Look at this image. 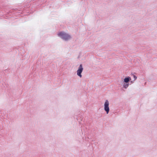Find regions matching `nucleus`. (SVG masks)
<instances>
[{"label":"nucleus","mask_w":157,"mask_h":157,"mask_svg":"<svg viewBox=\"0 0 157 157\" xmlns=\"http://www.w3.org/2000/svg\"><path fill=\"white\" fill-rule=\"evenodd\" d=\"M134 80H136L137 79V77L135 75H133Z\"/></svg>","instance_id":"423d86ee"},{"label":"nucleus","mask_w":157,"mask_h":157,"mask_svg":"<svg viewBox=\"0 0 157 157\" xmlns=\"http://www.w3.org/2000/svg\"><path fill=\"white\" fill-rule=\"evenodd\" d=\"M131 79V78L129 77H126L124 78V82L127 83Z\"/></svg>","instance_id":"20e7f679"},{"label":"nucleus","mask_w":157,"mask_h":157,"mask_svg":"<svg viewBox=\"0 0 157 157\" xmlns=\"http://www.w3.org/2000/svg\"><path fill=\"white\" fill-rule=\"evenodd\" d=\"M109 101L107 100H106L104 104V109L106 112L107 114L109 113Z\"/></svg>","instance_id":"f03ea898"},{"label":"nucleus","mask_w":157,"mask_h":157,"mask_svg":"<svg viewBox=\"0 0 157 157\" xmlns=\"http://www.w3.org/2000/svg\"><path fill=\"white\" fill-rule=\"evenodd\" d=\"M58 35L65 40H67L71 38L70 35L63 32L59 33Z\"/></svg>","instance_id":"f257e3e1"},{"label":"nucleus","mask_w":157,"mask_h":157,"mask_svg":"<svg viewBox=\"0 0 157 157\" xmlns=\"http://www.w3.org/2000/svg\"><path fill=\"white\" fill-rule=\"evenodd\" d=\"M129 86V83H124L123 84V87L125 88H127Z\"/></svg>","instance_id":"39448f33"},{"label":"nucleus","mask_w":157,"mask_h":157,"mask_svg":"<svg viewBox=\"0 0 157 157\" xmlns=\"http://www.w3.org/2000/svg\"><path fill=\"white\" fill-rule=\"evenodd\" d=\"M83 70V68L82 67V64H80L79 66L78 70L77 71V75L80 78H81L82 77L81 73L82 72Z\"/></svg>","instance_id":"7ed1b4c3"}]
</instances>
